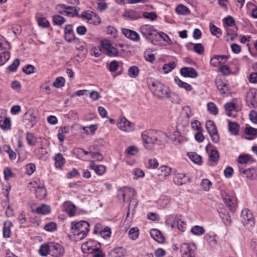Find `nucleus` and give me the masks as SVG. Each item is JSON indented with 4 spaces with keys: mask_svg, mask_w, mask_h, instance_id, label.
I'll use <instances>...</instances> for the list:
<instances>
[{
    "mask_svg": "<svg viewBox=\"0 0 257 257\" xmlns=\"http://www.w3.org/2000/svg\"><path fill=\"white\" fill-rule=\"evenodd\" d=\"M65 40L69 42H78L79 39L75 37L72 25H67L64 29Z\"/></svg>",
    "mask_w": 257,
    "mask_h": 257,
    "instance_id": "obj_18",
    "label": "nucleus"
},
{
    "mask_svg": "<svg viewBox=\"0 0 257 257\" xmlns=\"http://www.w3.org/2000/svg\"><path fill=\"white\" fill-rule=\"evenodd\" d=\"M193 50L197 54L201 55L204 52V47L201 43L194 44Z\"/></svg>",
    "mask_w": 257,
    "mask_h": 257,
    "instance_id": "obj_60",
    "label": "nucleus"
},
{
    "mask_svg": "<svg viewBox=\"0 0 257 257\" xmlns=\"http://www.w3.org/2000/svg\"><path fill=\"white\" fill-rule=\"evenodd\" d=\"M219 214L225 226H230L231 224V219L229 214L225 210H221L219 212Z\"/></svg>",
    "mask_w": 257,
    "mask_h": 257,
    "instance_id": "obj_33",
    "label": "nucleus"
},
{
    "mask_svg": "<svg viewBox=\"0 0 257 257\" xmlns=\"http://www.w3.org/2000/svg\"><path fill=\"white\" fill-rule=\"evenodd\" d=\"M39 252L42 256H47L48 254H50L51 242L41 245L39 250Z\"/></svg>",
    "mask_w": 257,
    "mask_h": 257,
    "instance_id": "obj_36",
    "label": "nucleus"
},
{
    "mask_svg": "<svg viewBox=\"0 0 257 257\" xmlns=\"http://www.w3.org/2000/svg\"><path fill=\"white\" fill-rule=\"evenodd\" d=\"M130 203L128 206V211L126 214V216L128 217L130 214V211L131 209L134 210L138 204V200L135 198H131L130 199Z\"/></svg>",
    "mask_w": 257,
    "mask_h": 257,
    "instance_id": "obj_56",
    "label": "nucleus"
},
{
    "mask_svg": "<svg viewBox=\"0 0 257 257\" xmlns=\"http://www.w3.org/2000/svg\"><path fill=\"white\" fill-rule=\"evenodd\" d=\"M176 12L178 14L188 15L190 13L189 9L182 5H180L176 8Z\"/></svg>",
    "mask_w": 257,
    "mask_h": 257,
    "instance_id": "obj_43",
    "label": "nucleus"
},
{
    "mask_svg": "<svg viewBox=\"0 0 257 257\" xmlns=\"http://www.w3.org/2000/svg\"><path fill=\"white\" fill-rule=\"evenodd\" d=\"M139 230L137 227H134L130 229L128 232L130 238L132 239H136L139 236Z\"/></svg>",
    "mask_w": 257,
    "mask_h": 257,
    "instance_id": "obj_54",
    "label": "nucleus"
},
{
    "mask_svg": "<svg viewBox=\"0 0 257 257\" xmlns=\"http://www.w3.org/2000/svg\"><path fill=\"white\" fill-rule=\"evenodd\" d=\"M149 88L154 95L161 99L177 96L175 94L171 95L169 88L157 80L151 81Z\"/></svg>",
    "mask_w": 257,
    "mask_h": 257,
    "instance_id": "obj_3",
    "label": "nucleus"
},
{
    "mask_svg": "<svg viewBox=\"0 0 257 257\" xmlns=\"http://www.w3.org/2000/svg\"><path fill=\"white\" fill-rule=\"evenodd\" d=\"M53 21L55 25L61 26L65 22V19L62 16L57 15L53 17Z\"/></svg>",
    "mask_w": 257,
    "mask_h": 257,
    "instance_id": "obj_51",
    "label": "nucleus"
},
{
    "mask_svg": "<svg viewBox=\"0 0 257 257\" xmlns=\"http://www.w3.org/2000/svg\"><path fill=\"white\" fill-rule=\"evenodd\" d=\"M37 22L39 26L44 28H48L50 26L49 22L44 17L38 18Z\"/></svg>",
    "mask_w": 257,
    "mask_h": 257,
    "instance_id": "obj_50",
    "label": "nucleus"
},
{
    "mask_svg": "<svg viewBox=\"0 0 257 257\" xmlns=\"http://www.w3.org/2000/svg\"><path fill=\"white\" fill-rule=\"evenodd\" d=\"M26 140L29 145L35 146L36 145L37 139L34 134L27 133Z\"/></svg>",
    "mask_w": 257,
    "mask_h": 257,
    "instance_id": "obj_47",
    "label": "nucleus"
},
{
    "mask_svg": "<svg viewBox=\"0 0 257 257\" xmlns=\"http://www.w3.org/2000/svg\"><path fill=\"white\" fill-rule=\"evenodd\" d=\"M180 74L185 77L195 78L198 74L195 69L191 67H183L180 70Z\"/></svg>",
    "mask_w": 257,
    "mask_h": 257,
    "instance_id": "obj_21",
    "label": "nucleus"
},
{
    "mask_svg": "<svg viewBox=\"0 0 257 257\" xmlns=\"http://www.w3.org/2000/svg\"><path fill=\"white\" fill-rule=\"evenodd\" d=\"M35 67L33 65L29 64L24 67L22 71L27 74H30L35 72Z\"/></svg>",
    "mask_w": 257,
    "mask_h": 257,
    "instance_id": "obj_63",
    "label": "nucleus"
},
{
    "mask_svg": "<svg viewBox=\"0 0 257 257\" xmlns=\"http://www.w3.org/2000/svg\"><path fill=\"white\" fill-rule=\"evenodd\" d=\"M228 130L232 135H237L239 130V125L237 122L228 120Z\"/></svg>",
    "mask_w": 257,
    "mask_h": 257,
    "instance_id": "obj_35",
    "label": "nucleus"
},
{
    "mask_svg": "<svg viewBox=\"0 0 257 257\" xmlns=\"http://www.w3.org/2000/svg\"><path fill=\"white\" fill-rule=\"evenodd\" d=\"M191 232L194 235L199 236L205 233V229L202 226L195 225L191 228Z\"/></svg>",
    "mask_w": 257,
    "mask_h": 257,
    "instance_id": "obj_41",
    "label": "nucleus"
},
{
    "mask_svg": "<svg viewBox=\"0 0 257 257\" xmlns=\"http://www.w3.org/2000/svg\"><path fill=\"white\" fill-rule=\"evenodd\" d=\"M44 228L47 231L52 232L57 229V224L55 222H50L45 225Z\"/></svg>",
    "mask_w": 257,
    "mask_h": 257,
    "instance_id": "obj_61",
    "label": "nucleus"
},
{
    "mask_svg": "<svg viewBox=\"0 0 257 257\" xmlns=\"http://www.w3.org/2000/svg\"><path fill=\"white\" fill-rule=\"evenodd\" d=\"M101 45L102 49L105 50L107 56L109 57H115L117 56V49L112 46L109 40H104L102 41Z\"/></svg>",
    "mask_w": 257,
    "mask_h": 257,
    "instance_id": "obj_11",
    "label": "nucleus"
},
{
    "mask_svg": "<svg viewBox=\"0 0 257 257\" xmlns=\"http://www.w3.org/2000/svg\"><path fill=\"white\" fill-rule=\"evenodd\" d=\"M244 132L249 136H257V129L250 126H247L245 127Z\"/></svg>",
    "mask_w": 257,
    "mask_h": 257,
    "instance_id": "obj_62",
    "label": "nucleus"
},
{
    "mask_svg": "<svg viewBox=\"0 0 257 257\" xmlns=\"http://www.w3.org/2000/svg\"><path fill=\"white\" fill-rule=\"evenodd\" d=\"M151 237L159 243H163L165 241V238L160 230L157 229H152L150 231Z\"/></svg>",
    "mask_w": 257,
    "mask_h": 257,
    "instance_id": "obj_24",
    "label": "nucleus"
},
{
    "mask_svg": "<svg viewBox=\"0 0 257 257\" xmlns=\"http://www.w3.org/2000/svg\"><path fill=\"white\" fill-rule=\"evenodd\" d=\"M195 246L194 243H183L180 246L182 257H195Z\"/></svg>",
    "mask_w": 257,
    "mask_h": 257,
    "instance_id": "obj_8",
    "label": "nucleus"
},
{
    "mask_svg": "<svg viewBox=\"0 0 257 257\" xmlns=\"http://www.w3.org/2000/svg\"><path fill=\"white\" fill-rule=\"evenodd\" d=\"M246 100L247 105L250 108L257 107V90L253 89L247 93Z\"/></svg>",
    "mask_w": 257,
    "mask_h": 257,
    "instance_id": "obj_13",
    "label": "nucleus"
},
{
    "mask_svg": "<svg viewBox=\"0 0 257 257\" xmlns=\"http://www.w3.org/2000/svg\"><path fill=\"white\" fill-rule=\"evenodd\" d=\"M170 138L175 144H178L181 141V137L180 133L178 131H174L173 133L170 135Z\"/></svg>",
    "mask_w": 257,
    "mask_h": 257,
    "instance_id": "obj_44",
    "label": "nucleus"
},
{
    "mask_svg": "<svg viewBox=\"0 0 257 257\" xmlns=\"http://www.w3.org/2000/svg\"><path fill=\"white\" fill-rule=\"evenodd\" d=\"M249 118L252 123L257 124V112L256 111L251 110L249 114Z\"/></svg>",
    "mask_w": 257,
    "mask_h": 257,
    "instance_id": "obj_64",
    "label": "nucleus"
},
{
    "mask_svg": "<svg viewBox=\"0 0 257 257\" xmlns=\"http://www.w3.org/2000/svg\"><path fill=\"white\" fill-rule=\"evenodd\" d=\"M125 17L127 19L135 20L141 18L142 14L139 11L128 10L125 13Z\"/></svg>",
    "mask_w": 257,
    "mask_h": 257,
    "instance_id": "obj_27",
    "label": "nucleus"
},
{
    "mask_svg": "<svg viewBox=\"0 0 257 257\" xmlns=\"http://www.w3.org/2000/svg\"><path fill=\"white\" fill-rule=\"evenodd\" d=\"M90 230V225L86 221H72L71 222V232L75 236L76 240L84 238Z\"/></svg>",
    "mask_w": 257,
    "mask_h": 257,
    "instance_id": "obj_2",
    "label": "nucleus"
},
{
    "mask_svg": "<svg viewBox=\"0 0 257 257\" xmlns=\"http://www.w3.org/2000/svg\"><path fill=\"white\" fill-rule=\"evenodd\" d=\"M188 156L194 163L200 165L202 163V157L195 152L188 153Z\"/></svg>",
    "mask_w": 257,
    "mask_h": 257,
    "instance_id": "obj_37",
    "label": "nucleus"
},
{
    "mask_svg": "<svg viewBox=\"0 0 257 257\" xmlns=\"http://www.w3.org/2000/svg\"><path fill=\"white\" fill-rule=\"evenodd\" d=\"M210 159L213 162H217L219 158V154L217 150H212L211 151L210 155Z\"/></svg>",
    "mask_w": 257,
    "mask_h": 257,
    "instance_id": "obj_57",
    "label": "nucleus"
},
{
    "mask_svg": "<svg viewBox=\"0 0 257 257\" xmlns=\"http://www.w3.org/2000/svg\"><path fill=\"white\" fill-rule=\"evenodd\" d=\"M175 219L177 223V227L178 229L182 232L184 231L186 229V223L185 222L181 220V216L176 215L175 218L173 215H169L167 216L166 219V223L173 227L174 226L175 222L173 223L172 221Z\"/></svg>",
    "mask_w": 257,
    "mask_h": 257,
    "instance_id": "obj_12",
    "label": "nucleus"
},
{
    "mask_svg": "<svg viewBox=\"0 0 257 257\" xmlns=\"http://www.w3.org/2000/svg\"><path fill=\"white\" fill-rule=\"evenodd\" d=\"M11 123L10 118L5 117L3 118L0 116V127L2 129L9 130L11 128Z\"/></svg>",
    "mask_w": 257,
    "mask_h": 257,
    "instance_id": "obj_39",
    "label": "nucleus"
},
{
    "mask_svg": "<svg viewBox=\"0 0 257 257\" xmlns=\"http://www.w3.org/2000/svg\"><path fill=\"white\" fill-rule=\"evenodd\" d=\"M99 234L103 238H107L110 236L111 229L109 227H105L104 229L100 231Z\"/></svg>",
    "mask_w": 257,
    "mask_h": 257,
    "instance_id": "obj_59",
    "label": "nucleus"
},
{
    "mask_svg": "<svg viewBox=\"0 0 257 257\" xmlns=\"http://www.w3.org/2000/svg\"><path fill=\"white\" fill-rule=\"evenodd\" d=\"M117 126L120 130L125 132H133L135 128V124L127 120L124 117L119 118Z\"/></svg>",
    "mask_w": 257,
    "mask_h": 257,
    "instance_id": "obj_10",
    "label": "nucleus"
},
{
    "mask_svg": "<svg viewBox=\"0 0 257 257\" xmlns=\"http://www.w3.org/2000/svg\"><path fill=\"white\" fill-rule=\"evenodd\" d=\"M65 253V250L62 245L58 243L51 242L50 254L54 257L62 256Z\"/></svg>",
    "mask_w": 257,
    "mask_h": 257,
    "instance_id": "obj_16",
    "label": "nucleus"
},
{
    "mask_svg": "<svg viewBox=\"0 0 257 257\" xmlns=\"http://www.w3.org/2000/svg\"><path fill=\"white\" fill-rule=\"evenodd\" d=\"M216 87L221 95H227L229 93L228 85L221 79L215 81Z\"/></svg>",
    "mask_w": 257,
    "mask_h": 257,
    "instance_id": "obj_19",
    "label": "nucleus"
},
{
    "mask_svg": "<svg viewBox=\"0 0 257 257\" xmlns=\"http://www.w3.org/2000/svg\"><path fill=\"white\" fill-rule=\"evenodd\" d=\"M142 138L144 147L149 150L153 149L155 144L163 145L167 141L166 134L151 130L143 132Z\"/></svg>",
    "mask_w": 257,
    "mask_h": 257,
    "instance_id": "obj_1",
    "label": "nucleus"
},
{
    "mask_svg": "<svg viewBox=\"0 0 257 257\" xmlns=\"http://www.w3.org/2000/svg\"><path fill=\"white\" fill-rule=\"evenodd\" d=\"M35 212L38 214L46 215L51 212V207L49 205L42 204L36 208Z\"/></svg>",
    "mask_w": 257,
    "mask_h": 257,
    "instance_id": "obj_25",
    "label": "nucleus"
},
{
    "mask_svg": "<svg viewBox=\"0 0 257 257\" xmlns=\"http://www.w3.org/2000/svg\"><path fill=\"white\" fill-rule=\"evenodd\" d=\"M140 31L143 37L151 43L154 44V41L157 38L158 32L153 26L144 25L140 28Z\"/></svg>",
    "mask_w": 257,
    "mask_h": 257,
    "instance_id": "obj_5",
    "label": "nucleus"
},
{
    "mask_svg": "<svg viewBox=\"0 0 257 257\" xmlns=\"http://www.w3.org/2000/svg\"><path fill=\"white\" fill-rule=\"evenodd\" d=\"M173 181L176 185L180 186L189 182V179L184 174L177 173L174 176Z\"/></svg>",
    "mask_w": 257,
    "mask_h": 257,
    "instance_id": "obj_22",
    "label": "nucleus"
},
{
    "mask_svg": "<svg viewBox=\"0 0 257 257\" xmlns=\"http://www.w3.org/2000/svg\"><path fill=\"white\" fill-rule=\"evenodd\" d=\"M55 165L56 168H61L65 164L66 161L61 153L56 154L54 157Z\"/></svg>",
    "mask_w": 257,
    "mask_h": 257,
    "instance_id": "obj_29",
    "label": "nucleus"
},
{
    "mask_svg": "<svg viewBox=\"0 0 257 257\" xmlns=\"http://www.w3.org/2000/svg\"><path fill=\"white\" fill-rule=\"evenodd\" d=\"M212 186V183L208 179H202L200 187L205 191H208Z\"/></svg>",
    "mask_w": 257,
    "mask_h": 257,
    "instance_id": "obj_42",
    "label": "nucleus"
},
{
    "mask_svg": "<svg viewBox=\"0 0 257 257\" xmlns=\"http://www.w3.org/2000/svg\"><path fill=\"white\" fill-rule=\"evenodd\" d=\"M241 221L245 228L251 230L254 226V219L252 212L248 209H244L241 214Z\"/></svg>",
    "mask_w": 257,
    "mask_h": 257,
    "instance_id": "obj_6",
    "label": "nucleus"
},
{
    "mask_svg": "<svg viewBox=\"0 0 257 257\" xmlns=\"http://www.w3.org/2000/svg\"><path fill=\"white\" fill-rule=\"evenodd\" d=\"M205 127L211 138L212 142L215 144L218 143L220 137L214 121L210 120L207 121L205 124Z\"/></svg>",
    "mask_w": 257,
    "mask_h": 257,
    "instance_id": "obj_7",
    "label": "nucleus"
},
{
    "mask_svg": "<svg viewBox=\"0 0 257 257\" xmlns=\"http://www.w3.org/2000/svg\"><path fill=\"white\" fill-rule=\"evenodd\" d=\"M100 246V244L95 240H89L84 243L81 246L82 251L84 252L88 253H92L99 247L97 246Z\"/></svg>",
    "mask_w": 257,
    "mask_h": 257,
    "instance_id": "obj_14",
    "label": "nucleus"
},
{
    "mask_svg": "<svg viewBox=\"0 0 257 257\" xmlns=\"http://www.w3.org/2000/svg\"><path fill=\"white\" fill-rule=\"evenodd\" d=\"M159 170L162 173L161 175L167 177L170 175L172 169L167 166L163 165L159 168Z\"/></svg>",
    "mask_w": 257,
    "mask_h": 257,
    "instance_id": "obj_52",
    "label": "nucleus"
},
{
    "mask_svg": "<svg viewBox=\"0 0 257 257\" xmlns=\"http://www.w3.org/2000/svg\"><path fill=\"white\" fill-rule=\"evenodd\" d=\"M174 80L175 83L180 88H183L186 91H191L192 89V87L191 86V85H190L187 83L182 81L178 77H175Z\"/></svg>",
    "mask_w": 257,
    "mask_h": 257,
    "instance_id": "obj_34",
    "label": "nucleus"
},
{
    "mask_svg": "<svg viewBox=\"0 0 257 257\" xmlns=\"http://www.w3.org/2000/svg\"><path fill=\"white\" fill-rule=\"evenodd\" d=\"M74 153L77 156L78 158L83 157L84 155L89 154V152L85 151L82 148H76L74 150Z\"/></svg>",
    "mask_w": 257,
    "mask_h": 257,
    "instance_id": "obj_58",
    "label": "nucleus"
},
{
    "mask_svg": "<svg viewBox=\"0 0 257 257\" xmlns=\"http://www.w3.org/2000/svg\"><path fill=\"white\" fill-rule=\"evenodd\" d=\"M126 253L125 249L122 247H116L109 252V255L110 257H123Z\"/></svg>",
    "mask_w": 257,
    "mask_h": 257,
    "instance_id": "obj_26",
    "label": "nucleus"
},
{
    "mask_svg": "<svg viewBox=\"0 0 257 257\" xmlns=\"http://www.w3.org/2000/svg\"><path fill=\"white\" fill-rule=\"evenodd\" d=\"M36 197L39 200L44 199L46 195V189L43 185L38 186L35 190Z\"/></svg>",
    "mask_w": 257,
    "mask_h": 257,
    "instance_id": "obj_28",
    "label": "nucleus"
},
{
    "mask_svg": "<svg viewBox=\"0 0 257 257\" xmlns=\"http://www.w3.org/2000/svg\"><path fill=\"white\" fill-rule=\"evenodd\" d=\"M122 33L127 38L130 39L131 40L135 41L138 42L140 40V36L139 34L134 31L123 28L121 30Z\"/></svg>",
    "mask_w": 257,
    "mask_h": 257,
    "instance_id": "obj_20",
    "label": "nucleus"
},
{
    "mask_svg": "<svg viewBox=\"0 0 257 257\" xmlns=\"http://www.w3.org/2000/svg\"><path fill=\"white\" fill-rule=\"evenodd\" d=\"M64 205L65 207V211L69 216H73L76 214V208L74 204L69 202H66Z\"/></svg>",
    "mask_w": 257,
    "mask_h": 257,
    "instance_id": "obj_30",
    "label": "nucleus"
},
{
    "mask_svg": "<svg viewBox=\"0 0 257 257\" xmlns=\"http://www.w3.org/2000/svg\"><path fill=\"white\" fill-rule=\"evenodd\" d=\"M176 67V64L174 62H171L168 64H165L163 67V70L165 73L170 72Z\"/></svg>",
    "mask_w": 257,
    "mask_h": 257,
    "instance_id": "obj_55",
    "label": "nucleus"
},
{
    "mask_svg": "<svg viewBox=\"0 0 257 257\" xmlns=\"http://www.w3.org/2000/svg\"><path fill=\"white\" fill-rule=\"evenodd\" d=\"M10 58V53L5 51L0 53V66L5 64Z\"/></svg>",
    "mask_w": 257,
    "mask_h": 257,
    "instance_id": "obj_45",
    "label": "nucleus"
},
{
    "mask_svg": "<svg viewBox=\"0 0 257 257\" xmlns=\"http://www.w3.org/2000/svg\"><path fill=\"white\" fill-rule=\"evenodd\" d=\"M220 195L229 209L232 212L235 211L237 207V201L234 193L228 192L225 190H222L220 191Z\"/></svg>",
    "mask_w": 257,
    "mask_h": 257,
    "instance_id": "obj_4",
    "label": "nucleus"
},
{
    "mask_svg": "<svg viewBox=\"0 0 257 257\" xmlns=\"http://www.w3.org/2000/svg\"><path fill=\"white\" fill-rule=\"evenodd\" d=\"M89 168L90 169L94 170L95 173L99 176L102 175L106 171V168L104 165H97L93 161L90 162Z\"/></svg>",
    "mask_w": 257,
    "mask_h": 257,
    "instance_id": "obj_23",
    "label": "nucleus"
},
{
    "mask_svg": "<svg viewBox=\"0 0 257 257\" xmlns=\"http://www.w3.org/2000/svg\"><path fill=\"white\" fill-rule=\"evenodd\" d=\"M62 6L66 10H70V11H67L66 10H64L63 12H61L60 13L62 14L68 16L73 17L74 16H76L78 15V11L76 10L75 7H70V6H66L65 5H63Z\"/></svg>",
    "mask_w": 257,
    "mask_h": 257,
    "instance_id": "obj_31",
    "label": "nucleus"
},
{
    "mask_svg": "<svg viewBox=\"0 0 257 257\" xmlns=\"http://www.w3.org/2000/svg\"><path fill=\"white\" fill-rule=\"evenodd\" d=\"M207 109L210 113H211L214 115L217 114V113L218 112V108H217L216 105L213 102H210L208 103Z\"/></svg>",
    "mask_w": 257,
    "mask_h": 257,
    "instance_id": "obj_49",
    "label": "nucleus"
},
{
    "mask_svg": "<svg viewBox=\"0 0 257 257\" xmlns=\"http://www.w3.org/2000/svg\"><path fill=\"white\" fill-rule=\"evenodd\" d=\"M65 80L63 77H57L53 82V85L56 88H61L64 86Z\"/></svg>",
    "mask_w": 257,
    "mask_h": 257,
    "instance_id": "obj_48",
    "label": "nucleus"
},
{
    "mask_svg": "<svg viewBox=\"0 0 257 257\" xmlns=\"http://www.w3.org/2000/svg\"><path fill=\"white\" fill-rule=\"evenodd\" d=\"M13 226V223L11 221H6L4 223L3 226V236L4 237H10L11 235V227Z\"/></svg>",
    "mask_w": 257,
    "mask_h": 257,
    "instance_id": "obj_38",
    "label": "nucleus"
},
{
    "mask_svg": "<svg viewBox=\"0 0 257 257\" xmlns=\"http://www.w3.org/2000/svg\"><path fill=\"white\" fill-rule=\"evenodd\" d=\"M37 121V117L34 114L32 110H28L23 116V123L26 127L31 128L33 127Z\"/></svg>",
    "mask_w": 257,
    "mask_h": 257,
    "instance_id": "obj_9",
    "label": "nucleus"
},
{
    "mask_svg": "<svg viewBox=\"0 0 257 257\" xmlns=\"http://www.w3.org/2000/svg\"><path fill=\"white\" fill-rule=\"evenodd\" d=\"M139 73V68L136 66H131L128 70V75L132 78H136Z\"/></svg>",
    "mask_w": 257,
    "mask_h": 257,
    "instance_id": "obj_46",
    "label": "nucleus"
},
{
    "mask_svg": "<svg viewBox=\"0 0 257 257\" xmlns=\"http://www.w3.org/2000/svg\"><path fill=\"white\" fill-rule=\"evenodd\" d=\"M239 173L243 177L250 180H254L257 178V169L254 168L244 169L239 168Z\"/></svg>",
    "mask_w": 257,
    "mask_h": 257,
    "instance_id": "obj_15",
    "label": "nucleus"
},
{
    "mask_svg": "<svg viewBox=\"0 0 257 257\" xmlns=\"http://www.w3.org/2000/svg\"><path fill=\"white\" fill-rule=\"evenodd\" d=\"M134 190L128 187H124L118 192V197L123 202L128 201L134 196Z\"/></svg>",
    "mask_w": 257,
    "mask_h": 257,
    "instance_id": "obj_17",
    "label": "nucleus"
},
{
    "mask_svg": "<svg viewBox=\"0 0 257 257\" xmlns=\"http://www.w3.org/2000/svg\"><path fill=\"white\" fill-rule=\"evenodd\" d=\"M69 132V128L67 126H61L59 128L58 138L60 142H63L65 138V134Z\"/></svg>",
    "mask_w": 257,
    "mask_h": 257,
    "instance_id": "obj_32",
    "label": "nucleus"
},
{
    "mask_svg": "<svg viewBox=\"0 0 257 257\" xmlns=\"http://www.w3.org/2000/svg\"><path fill=\"white\" fill-rule=\"evenodd\" d=\"M49 83V81H46L42 84L40 86L41 91L43 93L47 95H49L52 93V89Z\"/></svg>",
    "mask_w": 257,
    "mask_h": 257,
    "instance_id": "obj_40",
    "label": "nucleus"
},
{
    "mask_svg": "<svg viewBox=\"0 0 257 257\" xmlns=\"http://www.w3.org/2000/svg\"><path fill=\"white\" fill-rule=\"evenodd\" d=\"M210 30L211 31V33L213 35L216 36L217 37H219L221 34L220 29L211 23L210 24Z\"/></svg>",
    "mask_w": 257,
    "mask_h": 257,
    "instance_id": "obj_53",
    "label": "nucleus"
}]
</instances>
